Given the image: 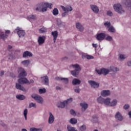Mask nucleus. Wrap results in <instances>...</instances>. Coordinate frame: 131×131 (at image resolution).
I'll return each instance as SVG.
<instances>
[{"label": "nucleus", "instance_id": "f257e3e1", "mask_svg": "<svg viewBox=\"0 0 131 131\" xmlns=\"http://www.w3.org/2000/svg\"><path fill=\"white\" fill-rule=\"evenodd\" d=\"M52 4L49 3H41L37 5L38 7L36 8V10L39 12H45L48 10V8L50 9H52Z\"/></svg>", "mask_w": 131, "mask_h": 131}, {"label": "nucleus", "instance_id": "f03ea898", "mask_svg": "<svg viewBox=\"0 0 131 131\" xmlns=\"http://www.w3.org/2000/svg\"><path fill=\"white\" fill-rule=\"evenodd\" d=\"M28 82V80L26 78H21L18 80V83H16V88L17 90L22 91L23 92H26V89L21 86L20 84H27Z\"/></svg>", "mask_w": 131, "mask_h": 131}, {"label": "nucleus", "instance_id": "7ed1b4c3", "mask_svg": "<svg viewBox=\"0 0 131 131\" xmlns=\"http://www.w3.org/2000/svg\"><path fill=\"white\" fill-rule=\"evenodd\" d=\"M72 67L75 69V70L71 71V73L73 76L77 77V76L79 75V72L81 71V68L78 64L72 65Z\"/></svg>", "mask_w": 131, "mask_h": 131}, {"label": "nucleus", "instance_id": "20e7f679", "mask_svg": "<svg viewBox=\"0 0 131 131\" xmlns=\"http://www.w3.org/2000/svg\"><path fill=\"white\" fill-rule=\"evenodd\" d=\"M111 98H107L106 99H104L101 96H100L97 98V102L100 104H104L106 106H109L110 104Z\"/></svg>", "mask_w": 131, "mask_h": 131}, {"label": "nucleus", "instance_id": "39448f33", "mask_svg": "<svg viewBox=\"0 0 131 131\" xmlns=\"http://www.w3.org/2000/svg\"><path fill=\"white\" fill-rule=\"evenodd\" d=\"M114 10L118 13V14H122V13H124L125 11L122 9V6L120 4H115L114 6Z\"/></svg>", "mask_w": 131, "mask_h": 131}, {"label": "nucleus", "instance_id": "423d86ee", "mask_svg": "<svg viewBox=\"0 0 131 131\" xmlns=\"http://www.w3.org/2000/svg\"><path fill=\"white\" fill-rule=\"evenodd\" d=\"M31 97L34 99L36 102L38 103H43V99L39 95H37V94H32L31 95Z\"/></svg>", "mask_w": 131, "mask_h": 131}, {"label": "nucleus", "instance_id": "0eeeda50", "mask_svg": "<svg viewBox=\"0 0 131 131\" xmlns=\"http://www.w3.org/2000/svg\"><path fill=\"white\" fill-rule=\"evenodd\" d=\"M18 73H19L18 77H25L27 76V74L23 68H18Z\"/></svg>", "mask_w": 131, "mask_h": 131}, {"label": "nucleus", "instance_id": "6e6552de", "mask_svg": "<svg viewBox=\"0 0 131 131\" xmlns=\"http://www.w3.org/2000/svg\"><path fill=\"white\" fill-rule=\"evenodd\" d=\"M72 101L73 98H70V99H68L67 101H63V102H60V105L57 104V106L60 108H64L66 106V104L72 102Z\"/></svg>", "mask_w": 131, "mask_h": 131}, {"label": "nucleus", "instance_id": "1a4fd4ad", "mask_svg": "<svg viewBox=\"0 0 131 131\" xmlns=\"http://www.w3.org/2000/svg\"><path fill=\"white\" fill-rule=\"evenodd\" d=\"M106 34L104 33H100L96 34V39L98 41H102L105 38Z\"/></svg>", "mask_w": 131, "mask_h": 131}, {"label": "nucleus", "instance_id": "9d476101", "mask_svg": "<svg viewBox=\"0 0 131 131\" xmlns=\"http://www.w3.org/2000/svg\"><path fill=\"white\" fill-rule=\"evenodd\" d=\"M15 31H17V34L18 35L19 37H24L26 34L25 31L23 30H20L19 27H17L15 29Z\"/></svg>", "mask_w": 131, "mask_h": 131}, {"label": "nucleus", "instance_id": "9b49d317", "mask_svg": "<svg viewBox=\"0 0 131 131\" xmlns=\"http://www.w3.org/2000/svg\"><path fill=\"white\" fill-rule=\"evenodd\" d=\"M61 8H62V10L65 12H71L73 10V8L70 6H67L66 7L63 6H61Z\"/></svg>", "mask_w": 131, "mask_h": 131}, {"label": "nucleus", "instance_id": "f8f14e48", "mask_svg": "<svg viewBox=\"0 0 131 131\" xmlns=\"http://www.w3.org/2000/svg\"><path fill=\"white\" fill-rule=\"evenodd\" d=\"M88 83L91 84V87L96 89L99 86V84L95 81H88Z\"/></svg>", "mask_w": 131, "mask_h": 131}, {"label": "nucleus", "instance_id": "ddd939ff", "mask_svg": "<svg viewBox=\"0 0 131 131\" xmlns=\"http://www.w3.org/2000/svg\"><path fill=\"white\" fill-rule=\"evenodd\" d=\"M91 8L94 13H95V14H98L99 10L96 5H91Z\"/></svg>", "mask_w": 131, "mask_h": 131}, {"label": "nucleus", "instance_id": "4468645a", "mask_svg": "<svg viewBox=\"0 0 131 131\" xmlns=\"http://www.w3.org/2000/svg\"><path fill=\"white\" fill-rule=\"evenodd\" d=\"M111 92L110 90H103L101 93V95L102 97H106L110 95Z\"/></svg>", "mask_w": 131, "mask_h": 131}, {"label": "nucleus", "instance_id": "2eb2a0df", "mask_svg": "<svg viewBox=\"0 0 131 131\" xmlns=\"http://www.w3.org/2000/svg\"><path fill=\"white\" fill-rule=\"evenodd\" d=\"M55 120V117L54 116L52 115V113H49V117L48 119V123L49 124H52Z\"/></svg>", "mask_w": 131, "mask_h": 131}, {"label": "nucleus", "instance_id": "dca6fc26", "mask_svg": "<svg viewBox=\"0 0 131 131\" xmlns=\"http://www.w3.org/2000/svg\"><path fill=\"white\" fill-rule=\"evenodd\" d=\"M76 28H77L79 31L83 32L84 30L83 27L79 23H77L76 24Z\"/></svg>", "mask_w": 131, "mask_h": 131}, {"label": "nucleus", "instance_id": "f3484780", "mask_svg": "<svg viewBox=\"0 0 131 131\" xmlns=\"http://www.w3.org/2000/svg\"><path fill=\"white\" fill-rule=\"evenodd\" d=\"M115 118L118 120L122 121L123 120V117H122V116H121V115L120 114V113L119 112H117L116 116H115Z\"/></svg>", "mask_w": 131, "mask_h": 131}, {"label": "nucleus", "instance_id": "a211bd4d", "mask_svg": "<svg viewBox=\"0 0 131 131\" xmlns=\"http://www.w3.org/2000/svg\"><path fill=\"white\" fill-rule=\"evenodd\" d=\"M52 35L53 36V40L54 41H56V39L58 37V31H54L52 32Z\"/></svg>", "mask_w": 131, "mask_h": 131}, {"label": "nucleus", "instance_id": "6ab92c4d", "mask_svg": "<svg viewBox=\"0 0 131 131\" xmlns=\"http://www.w3.org/2000/svg\"><path fill=\"white\" fill-rule=\"evenodd\" d=\"M80 106H82V111H85V110L88 108V104L84 102L80 103Z\"/></svg>", "mask_w": 131, "mask_h": 131}, {"label": "nucleus", "instance_id": "aec40b11", "mask_svg": "<svg viewBox=\"0 0 131 131\" xmlns=\"http://www.w3.org/2000/svg\"><path fill=\"white\" fill-rule=\"evenodd\" d=\"M45 41V38L43 37H39L38 38V42L39 45H41L42 44H43Z\"/></svg>", "mask_w": 131, "mask_h": 131}, {"label": "nucleus", "instance_id": "412c9836", "mask_svg": "<svg viewBox=\"0 0 131 131\" xmlns=\"http://www.w3.org/2000/svg\"><path fill=\"white\" fill-rule=\"evenodd\" d=\"M81 82V81L80 80L76 78H75L72 80V84L74 85H77V84H80Z\"/></svg>", "mask_w": 131, "mask_h": 131}, {"label": "nucleus", "instance_id": "4be33fe9", "mask_svg": "<svg viewBox=\"0 0 131 131\" xmlns=\"http://www.w3.org/2000/svg\"><path fill=\"white\" fill-rule=\"evenodd\" d=\"M56 79L57 80H61V81H63V82L66 83L67 84L69 82V80L68 78H60V77H57L56 78Z\"/></svg>", "mask_w": 131, "mask_h": 131}, {"label": "nucleus", "instance_id": "5701e85b", "mask_svg": "<svg viewBox=\"0 0 131 131\" xmlns=\"http://www.w3.org/2000/svg\"><path fill=\"white\" fill-rule=\"evenodd\" d=\"M32 56H33L32 53H31V52H29L28 51H26V52H24V54L23 55V57H26L28 56L31 57Z\"/></svg>", "mask_w": 131, "mask_h": 131}, {"label": "nucleus", "instance_id": "b1692460", "mask_svg": "<svg viewBox=\"0 0 131 131\" xmlns=\"http://www.w3.org/2000/svg\"><path fill=\"white\" fill-rule=\"evenodd\" d=\"M117 104V100L116 99H114L112 102H111V100H110L109 105L111 106H116Z\"/></svg>", "mask_w": 131, "mask_h": 131}, {"label": "nucleus", "instance_id": "393cba45", "mask_svg": "<svg viewBox=\"0 0 131 131\" xmlns=\"http://www.w3.org/2000/svg\"><path fill=\"white\" fill-rule=\"evenodd\" d=\"M110 73V70L105 68H102V74L106 75Z\"/></svg>", "mask_w": 131, "mask_h": 131}, {"label": "nucleus", "instance_id": "a878e982", "mask_svg": "<svg viewBox=\"0 0 131 131\" xmlns=\"http://www.w3.org/2000/svg\"><path fill=\"white\" fill-rule=\"evenodd\" d=\"M41 78H44V81H45V83L46 85H49V77L48 76H43L42 77H41Z\"/></svg>", "mask_w": 131, "mask_h": 131}, {"label": "nucleus", "instance_id": "bb28decb", "mask_svg": "<svg viewBox=\"0 0 131 131\" xmlns=\"http://www.w3.org/2000/svg\"><path fill=\"white\" fill-rule=\"evenodd\" d=\"M16 98L19 99V100H23L26 99L25 96L22 95L21 94L16 95Z\"/></svg>", "mask_w": 131, "mask_h": 131}, {"label": "nucleus", "instance_id": "cd10ccee", "mask_svg": "<svg viewBox=\"0 0 131 131\" xmlns=\"http://www.w3.org/2000/svg\"><path fill=\"white\" fill-rule=\"evenodd\" d=\"M67 129L68 131H77L74 127H72L70 125L67 126Z\"/></svg>", "mask_w": 131, "mask_h": 131}, {"label": "nucleus", "instance_id": "c85d7f7f", "mask_svg": "<svg viewBox=\"0 0 131 131\" xmlns=\"http://www.w3.org/2000/svg\"><path fill=\"white\" fill-rule=\"evenodd\" d=\"M125 5L127 6L128 7H130L131 9V2L130 0H125Z\"/></svg>", "mask_w": 131, "mask_h": 131}, {"label": "nucleus", "instance_id": "c756f323", "mask_svg": "<svg viewBox=\"0 0 131 131\" xmlns=\"http://www.w3.org/2000/svg\"><path fill=\"white\" fill-rule=\"evenodd\" d=\"M28 20H35L36 19V16L34 15H31L28 16Z\"/></svg>", "mask_w": 131, "mask_h": 131}, {"label": "nucleus", "instance_id": "7c9ffc66", "mask_svg": "<svg viewBox=\"0 0 131 131\" xmlns=\"http://www.w3.org/2000/svg\"><path fill=\"white\" fill-rule=\"evenodd\" d=\"M8 35H5L4 34H2L0 35V39H3V41H5L6 38H7Z\"/></svg>", "mask_w": 131, "mask_h": 131}, {"label": "nucleus", "instance_id": "2f4dec72", "mask_svg": "<svg viewBox=\"0 0 131 131\" xmlns=\"http://www.w3.org/2000/svg\"><path fill=\"white\" fill-rule=\"evenodd\" d=\"M110 70L115 72L118 71L119 69L117 67L112 66V67H110Z\"/></svg>", "mask_w": 131, "mask_h": 131}, {"label": "nucleus", "instance_id": "473e14b6", "mask_svg": "<svg viewBox=\"0 0 131 131\" xmlns=\"http://www.w3.org/2000/svg\"><path fill=\"white\" fill-rule=\"evenodd\" d=\"M77 122V120L75 118H71L70 120V122L72 124H75Z\"/></svg>", "mask_w": 131, "mask_h": 131}, {"label": "nucleus", "instance_id": "72a5a7b5", "mask_svg": "<svg viewBox=\"0 0 131 131\" xmlns=\"http://www.w3.org/2000/svg\"><path fill=\"white\" fill-rule=\"evenodd\" d=\"M53 14L54 15H57L59 14V11L58 9L55 8L53 10Z\"/></svg>", "mask_w": 131, "mask_h": 131}, {"label": "nucleus", "instance_id": "f704fd0d", "mask_svg": "<svg viewBox=\"0 0 131 131\" xmlns=\"http://www.w3.org/2000/svg\"><path fill=\"white\" fill-rule=\"evenodd\" d=\"M39 32L40 33L42 34L47 32V29L45 28H42L39 29Z\"/></svg>", "mask_w": 131, "mask_h": 131}, {"label": "nucleus", "instance_id": "c9c22d12", "mask_svg": "<svg viewBox=\"0 0 131 131\" xmlns=\"http://www.w3.org/2000/svg\"><path fill=\"white\" fill-rule=\"evenodd\" d=\"M27 114H28V110L26 108L24 111V115L25 117V120H27Z\"/></svg>", "mask_w": 131, "mask_h": 131}, {"label": "nucleus", "instance_id": "e433bc0d", "mask_svg": "<svg viewBox=\"0 0 131 131\" xmlns=\"http://www.w3.org/2000/svg\"><path fill=\"white\" fill-rule=\"evenodd\" d=\"M80 131H85L86 129V126L85 125L81 126L79 128Z\"/></svg>", "mask_w": 131, "mask_h": 131}, {"label": "nucleus", "instance_id": "4c0bfd02", "mask_svg": "<svg viewBox=\"0 0 131 131\" xmlns=\"http://www.w3.org/2000/svg\"><path fill=\"white\" fill-rule=\"evenodd\" d=\"M119 57H120V59L123 60V59H125V58H126L127 57V56L126 55L120 54Z\"/></svg>", "mask_w": 131, "mask_h": 131}, {"label": "nucleus", "instance_id": "58836bf2", "mask_svg": "<svg viewBox=\"0 0 131 131\" xmlns=\"http://www.w3.org/2000/svg\"><path fill=\"white\" fill-rule=\"evenodd\" d=\"M29 63H30L29 60H25L21 62V63L23 64L24 65H28Z\"/></svg>", "mask_w": 131, "mask_h": 131}, {"label": "nucleus", "instance_id": "ea45409f", "mask_svg": "<svg viewBox=\"0 0 131 131\" xmlns=\"http://www.w3.org/2000/svg\"><path fill=\"white\" fill-rule=\"evenodd\" d=\"M46 92V90L45 88L39 89V94H43V93H45Z\"/></svg>", "mask_w": 131, "mask_h": 131}, {"label": "nucleus", "instance_id": "a19ab883", "mask_svg": "<svg viewBox=\"0 0 131 131\" xmlns=\"http://www.w3.org/2000/svg\"><path fill=\"white\" fill-rule=\"evenodd\" d=\"M108 31L110 32L114 33L115 32V30L114 27L112 26L109 28Z\"/></svg>", "mask_w": 131, "mask_h": 131}, {"label": "nucleus", "instance_id": "79ce46f5", "mask_svg": "<svg viewBox=\"0 0 131 131\" xmlns=\"http://www.w3.org/2000/svg\"><path fill=\"white\" fill-rule=\"evenodd\" d=\"M30 131H42V129H37V128H31L30 129Z\"/></svg>", "mask_w": 131, "mask_h": 131}, {"label": "nucleus", "instance_id": "37998d69", "mask_svg": "<svg viewBox=\"0 0 131 131\" xmlns=\"http://www.w3.org/2000/svg\"><path fill=\"white\" fill-rule=\"evenodd\" d=\"M106 14L110 17L112 16L113 15V12L111 10L107 11Z\"/></svg>", "mask_w": 131, "mask_h": 131}, {"label": "nucleus", "instance_id": "c03bdc74", "mask_svg": "<svg viewBox=\"0 0 131 131\" xmlns=\"http://www.w3.org/2000/svg\"><path fill=\"white\" fill-rule=\"evenodd\" d=\"M33 107L34 108H36V104L34 103H31L29 104V108H31V107Z\"/></svg>", "mask_w": 131, "mask_h": 131}, {"label": "nucleus", "instance_id": "a18cd8bd", "mask_svg": "<svg viewBox=\"0 0 131 131\" xmlns=\"http://www.w3.org/2000/svg\"><path fill=\"white\" fill-rule=\"evenodd\" d=\"M85 57L87 59H88V60L94 59V57L93 56H91V55H85Z\"/></svg>", "mask_w": 131, "mask_h": 131}, {"label": "nucleus", "instance_id": "49530a36", "mask_svg": "<svg viewBox=\"0 0 131 131\" xmlns=\"http://www.w3.org/2000/svg\"><path fill=\"white\" fill-rule=\"evenodd\" d=\"M74 91L76 93H80L79 87H75V88H74Z\"/></svg>", "mask_w": 131, "mask_h": 131}, {"label": "nucleus", "instance_id": "de8ad7c7", "mask_svg": "<svg viewBox=\"0 0 131 131\" xmlns=\"http://www.w3.org/2000/svg\"><path fill=\"white\" fill-rule=\"evenodd\" d=\"M104 25H105V27L107 26V28H109V27H110V26H111V23L107 21L106 23H105L104 24Z\"/></svg>", "mask_w": 131, "mask_h": 131}, {"label": "nucleus", "instance_id": "09e8293b", "mask_svg": "<svg viewBox=\"0 0 131 131\" xmlns=\"http://www.w3.org/2000/svg\"><path fill=\"white\" fill-rule=\"evenodd\" d=\"M113 39V38L111 37V36H107L106 38V40L107 41H111Z\"/></svg>", "mask_w": 131, "mask_h": 131}, {"label": "nucleus", "instance_id": "8fccbe9b", "mask_svg": "<svg viewBox=\"0 0 131 131\" xmlns=\"http://www.w3.org/2000/svg\"><path fill=\"white\" fill-rule=\"evenodd\" d=\"M70 113L73 116H75L76 115V113H75V112L74 110H70Z\"/></svg>", "mask_w": 131, "mask_h": 131}, {"label": "nucleus", "instance_id": "3c124183", "mask_svg": "<svg viewBox=\"0 0 131 131\" xmlns=\"http://www.w3.org/2000/svg\"><path fill=\"white\" fill-rule=\"evenodd\" d=\"M96 72L98 73L99 75L102 74V69L101 70H96Z\"/></svg>", "mask_w": 131, "mask_h": 131}, {"label": "nucleus", "instance_id": "603ef678", "mask_svg": "<svg viewBox=\"0 0 131 131\" xmlns=\"http://www.w3.org/2000/svg\"><path fill=\"white\" fill-rule=\"evenodd\" d=\"M129 107V105L128 104H125L123 108L125 110H127Z\"/></svg>", "mask_w": 131, "mask_h": 131}, {"label": "nucleus", "instance_id": "864d4df0", "mask_svg": "<svg viewBox=\"0 0 131 131\" xmlns=\"http://www.w3.org/2000/svg\"><path fill=\"white\" fill-rule=\"evenodd\" d=\"M34 81L33 80H30V81L28 80L27 84H30L31 83H34Z\"/></svg>", "mask_w": 131, "mask_h": 131}, {"label": "nucleus", "instance_id": "5fc2aeb1", "mask_svg": "<svg viewBox=\"0 0 131 131\" xmlns=\"http://www.w3.org/2000/svg\"><path fill=\"white\" fill-rule=\"evenodd\" d=\"M4 75V71H1L0 73V76L1 77H2Z\"/></svg>", "mask_w": 131, "mask_h": 131}, {"label": "nucleus", "instance_id": "6e6d98bb", "mask_svg": "<svg viewBox=\"0 0 131 131\" xmlns=\"http://www.w3.org/2000/svg\"><path fill=\"white\" fill-rule=\"evenodd\" d=\"M67 12H65L62 13V16L63 17H65L66 15L67 14Z\"/></svg>", "mask_w": 131, "mask_h": 131}, {"label": "nucleus", "instance_id": "4d7b16f0", "mask_svg": "<svg viewBox=\"0 0 131 131\" xmlns=\"http://www.w3.org/2000/svg\"><path fill=\"white\" fill-rule=\"evenodd\" d=\"M92 46H93V47H94V48H97V44H94V43H93V44L92 45Z\"/></svg>", "mask_w": 131, "mask_h": 131}, {"label": "nucleus", "instance_id": "13d9d810", "mask_svg": "<svg viewBox=\"0 0 131 131\" xmlns=\"http://www.w3.org/2000/svg\"><path fill=\"white\" fill-rule=\"evenodd\" d=\"M10 33V31H9V30L6 31V34H9Z\"/></svg>", "mask_w": 131, "mask_h": 131}, {"label": "nucleus", "instance_id": "bf43d9fd", "mask_svg": "<svg viewBox=\"0 0 131 131\" xmlns=\"http://www.w3.org/2000/svg\"><path fill=\"white\" fill-rule=\"evenodd\" d=\"M11 49H12V46H11L10 45H9L8 47V49L10 50Z\"/></svg>", "mask_w": 131, "mask_h": 131}, {"label": "nucleus", "instance_id": "052dcab7", "mask_svg": "<svg viewBox=\"0 0 131 131\" xmlns=\"http://www.w3.org/2000/svg\"><path fill=\"white\" fill-rule=\"evenodd\" d=\"M56 89L57 90H61V88H60V87H59V86H56Z\"/></svg>", "mask_w": 131, "mask_h": 131}, {"label": "nucleus", "instance_id": "680f3d73", "mask_svg": "<svg viewBox=\"0 0 131 131\" xmlns=\"http://www.w3.org/2000/svg\"><path fill=\"white\" fill-rule=\"evenodd\" d=\"M127 64L129 67L131 66V61H129Z\"/></svg>", "mask_w": 131, "mask_h": 131}, {"label": "nucleus", "instance_id": "e2e57ef3", "mask_svg": "<svg viewBox=\"0 0 131 131\" xmlns=\"http://www.w3.org/2000/svg\"><path fill=\"white\" fill-rule=\"evenodd\" d=\"M128 115L129 116V118H131V111L130 112H129Z\"/></svg>", "mask_w": 131, "mask_h": 131}, {"label": "nucleus", "instance_id": "0e129e2a", "mask_svg": "<svg viewBox=\"0 0 131 131\" xmlns=\"http://www.w3.org/2000/svg\"><path fill=\"white\" fill-rule=\"evenodd\" d=\"M21 131H28L26 129H22Z\"/></svg>", "mask_w": 131, "mask_h": 131}, {"label": "nucleus", "instance_id": "69168bd1", "mask_svg": "<svg viewBox=\"0 0 131 131\" xmlns=\"http://www.w3.org/2000/svg\"><path fill=\"white\" fill-rule=\"evenodd\" d=\"M57 131H61V130H57Z\"/></svg>", "mask_w": 131, "mask_h": 131}, {"label": "nucleus", "instance_id": "338daca9", "mask_svg": "<svg viewBox=\"0 0 131 131\" xmlns=\"http://www.w3.org/2000/svg\"><path fill=\"white\" fill-rule=\"evenodd\" d=\"M94 131H98V130H94Z\"/></svg>", "mask_w": 131, "mask_h": 131}]
</instances>
